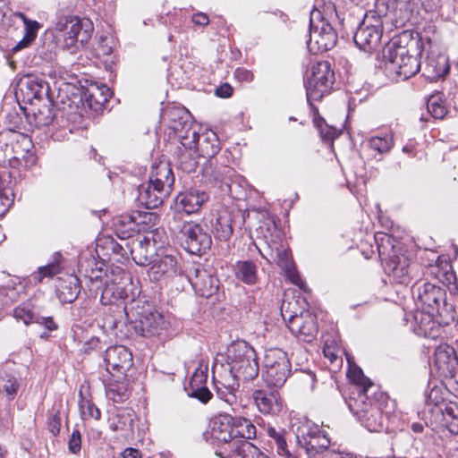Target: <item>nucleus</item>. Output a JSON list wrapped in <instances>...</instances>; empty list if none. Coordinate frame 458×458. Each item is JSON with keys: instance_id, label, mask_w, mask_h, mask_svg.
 <instances>
[{"instance_id": "nucleus-1", "label": "nucleus", "mask_w": 458, "mask_h": 458, "mask_svg": "<svg viewBox=\"0 0 458 458\" xmlns=\"http://www.w3.org/2000/svg\"><path fill=\"white\" fill-rule=\"evenodd\" d=\"M131 289L127 287L122 289L120 287L109 286L108 284L105 287L102 293L101 299L105 298V295L111 294L117 298L130 299L124 307L118 305L110 306L104 313L103 317V328L111 333L115 334L122 324L123 317L125 316L131 328L134 333L140 336L143 335V301L140 299L141 286L133 287L132 279L130 283Z\"/></svg>"}, {"instance_id": "nucleus-2", "label": "nucleus", "mask_w": 458, "mask_h": 458, "mask_svg": "<svg viewBox=\"0 0 458 458\" xmlns=\"http://www.w3.org/2000/svg\"><path fill=\"white\" fill-rule=\"evenodd\" d=\"M335 82V72L328 61H319L311 67L310 75L308 77L305 87L307 100L310 104L312 101L320 100L326 94H328ZM311 106L314 114V123L320 131L323 140H330L333 139V132L330 129L325 131L322 128L324 119L318 116L317 107Z\"/></svg>"}, {"instance_id": "nucleus-3", "label": "nucleus", "mask_w": 458, "mask_h": 458, "mask_svg": "<svg viewBox=\"0 0 458 458\" xmlns=\"http://www.w3.org/2000/svg\"><path fill=\"white\" fill-rule=\"evenodd\" d=\"M55 37L64 48H78L91 38L94 27L89 19L60 13L55 22Z\"/></svg>"}, {"instance_id": "nucleus-4", "label": "nucleus", "mask_w": 458, "mask_h": 458, "mask_svg": "<svg viewBox=\"0 0 458 458\" xmlns=\"http://www.w3.org/2000/svg\"><path fill=\"white\" fill-rule=\"evenodd\" d=\"M420 55L419 42L416 41L408 47L389 46L384 51L383 56L386 70L394 72L397 80L405 81L419 72Z\"/></svg>"}, {"instance_id": "nucleus-5", "label": "nucleus", "mask_w": 458, "mask_h": 458, "mask_svg": "<svg viewBox=\"0 0 458 458\" xmlns=\"http://www.w3.org/2000/svg\"><path fill=\"white\" fill-rule=\"evenodd\" d=\"M229 375L238 381L253 380L259 374L254 349L245 341H237L228 348Z\"/></svg>"}, {"instance_id": "nucleus-6", "label": "nucleus", "mask_w": 458, "mask_h": 458, "mask_svg": "<svg viewBox=\"0 0 458 458\" xmlns=\"http://www.w3.org/2000/svg\"><path fill=\"white\" fill-rule=\"evenodd\" d=\"M357 394L355 397H349L347 401L350 411L369 431H380L383 428L384 418L377 400L383 396L382 393L376 392V394L369 395L360 392Z\"/></svg>"}, {"instance_id": "nucleus-7", "label": "nucleus", "mask_w": 458, "mask_h": 458, "mask_svg": "<svg viewBox=\"0 0 458 458\" xmlns=\"http://www.w3.org/2000/svg\"><path fill=\"white\" fill-rule=\"evenodd\" d=\"M161 121L178 137L182 146H191L196 136V125L190 112L183 106L167 105L161 113Z\"/></svg>"}, {"instance_id": "nucleus-8", "label": "nucleus", "mask_w": 458, "mask_h": 458, "mask_svg": "<svg viewBox=\"0 0 458 458\" xmlns=\"http://www.w3.org/2000/svg\"><path fill=\"white\" fill-rule=\"evenodd\" d=\"M291 362L287 353L280 348L265 351L262 378L269 387H282L291 374Z\"/></svg>"}, {"instance_id": "nucleus-9", "label": "nucleus", "mask_w": 458, "mask_h": 458, "mask_svg": "<svg viewBox=\"0 0 458 458\" xmlns=\"http://www.w3.org/2000/svg\"><path fill=\"white\" fill-rule=\"evenodd\" d=\"M169 228L182 248L191 254L200 255L211 246L210 235L194 222L186 224L169 222Z\"/></svg>"}, {"instance_id": "nucleus-10", "label": "nucleus", "mask_w": 458, "mask_h": 458, "mask_svg": "<svg viewBox=\"0 0 458 458\" xmlns=\"http://www.w3.org/2000/svg\"><path fill=\"white\" fill-rule=\"evenodd\" d=\"M337 42V34L332 25L320 11L310 13V38L307 42L308 49L312 54L326 52L333 48Z\"/></svg>"}, {"instance_id": "nucleus-11", "label": "nucleus", "mask_w": 458, "mask_h": 458, "mask_svg": "<svg viewBox=\"0 0 458 458\" xmlns=\"http://www.w3.org/2000/svg\"><path fill=\"white\" fill-rule=\"evenodd\" d=\"M297 303L284 301L281 314L293 335L305 341L310 342L318 333L316 316L309 310L301 311L299 314L292 310V306Z\"/></svg>"}, {"instance_id": "nucleus-12", "label": "nucleus", "mask_w": 458, "mask_h": 458, "mask_svg": "<svg viewBox=\"0 0 458 458\" xmlns=\"http://www.w3.org/2000/svg\"><path fill=\"white\" fill-rule=\"evenodd\" d=\"M381 241H386L391 245L392 250L386 259L385 272L394 284H408L413 277L414 266L406 250L391 244L389 235H383Z\"/></svg>"}, {"instance_id": "nucleus-13", "label": "nucleus", "mask_w": 458, "mask_h": 458, "mask_svg": "<svg viewBox=\"0 0 458 458\" xmlns=\"http://www.w3.org/2000/svg\"><path fill=\"white\" fill-rule=\"evenodd\" d=\"M296 439L309 456L321 454L323 457L327 452H331L328 450L330 439L327 433L310 420H305L297 427Z\"/></svg>"}, {"instance_id": "nucleus-14", "label": "nucleus", "mask_w": 458, "mask_h": 458, "mask_svg": "<svg viewBox=\"0 0 458 458\" xmlns=\"http://www.w3.org/2000/svg\"><path fill=\"white\" fill-rule=\"evenodd\" d=\"M382 34V18L376 13L370 12L365 14L357 28L353 37L354 43L360 49L370 53L379 47Z\"/></svg>"}, {"instance_id": "nucleus-15", "label": "nucleus", "mask_w": 458, "mask_h": 458, "mask_svg": "<svg viewBox=\"0 0 458 458\" xmlns=\"http://www.w3.org/2000/svg\"><path fill=\"white\" fill-rule=\"evenodd\" d=\"M174 182V177L168 162L165 160L154 162L151 165L145 198H153V200H165L171 192Z\"/></svg>"}, {"instance_id": "nucleus-16", "label": "nucleus", "mask_w": 458, "mask_h": 458, "mask_svg": "<svg viewBox=\"0 0 458 458\" xmlns=\"http://www.w3.org/2000/svg\"><path fill=\"white\" fill-rule=\"evenodd\" d=\"M434 358L439 375L458 387V357L455 350L446 344H440L435 350Z\"/></svg>"}, {"instance_id": "nucleus-17", "label": "nucleus", "mask_w": 458, "mask_h": 458, "mask_svg": "<svg viewBox=\"0 0 458 458\" xmlns=\"http://www.w3.org/2000/svg\"><path fill=\"white\" fill-rule=\"evenodd\" d=\"M103 362L107 373L127 376V372L133 365L132 354L123 345L109 346L104 351Z\"/></svg>"}, {"instance_id": "nucleus-18", "label": "nucleus", "mask_w": 458, "mask_h": 458, "mask_svg": "<svg viewBox=\"0 0 458 458\" xmlns=\"http://www.w3.org/2000/svg\"><path fill=\"white\" fill-rule=\"evenodd\" d=\"M149 261L145 267H148L147 273L151 281H160L165 276H170L175 274L177 261L174 256L165 252H155L148 254Z\"/></svg>"}, {"instance_id": "nucleus-19", "label": "nucleus", "mask_w": 458, "mask_h": 458, "mask_svg": "<svg viewBox=\"0 0 458 458\" xmlns=\"http://www.w3.org/2000/svg\"><path fill=\"white\" fill-rule=\"evenodd\" d=\"M202 174L209 182H214L217 184L218 190H220V198L225 199L226 195L231 191V185L227 182L233 170L227 166L219 165L217 160L207 159L202 165Z\"/></svg>"}, {"instance_id": "nucleus-20", "label": "nucleus", "mask_w": 458, "mask_h": 458, "mask_svg": "<svg viewBox=\"0 0 458 458\" xmlns=\"http://www.w3.org/2000/svg\"><path fill=\"white\" fill-rule=\"evenodd\" d=\"M412 293L425 309L438 311L445 300V290L431 283H417L412 286Z\"/></svg>"}, {"instance_id": "nucleus-21", "label": "nucleus", "mask_w": 458, "mask_h": 458, "mask_svg": "<svg viewBox=\"0 0 458 458\" xmlns=\"http://www.w3.org/2000/svg\"><path fill=\"white\" fill-rule=\"evenodd\" d=\"M21 92L24 101L31 102L33 99H42L47 96L49 85L42 78L28 74L21 78L17 84V92Z\"/></svg>"}, {"instance_id": "nucleus-22", "label": "nucleus", "mask_w": 458, "mask_h": 458, "mask_svg": "<svg viewBox=\"0 0 458 458\" xmlns=\"http://www.w3.org/2000/svg\"><path fill=\"white\" fill-rule=\"evenodd\" d=\"M196 136L192 145L182 146L184 148L193 149L199 157L207 159L213 158L220 150L219 141L216 134L212 131H206L199 133L196 130Z\"/></svg>"}, {"instance_id": "nucleus-23", "label": "nucleus", "mask_w": 458, "mask_h": 458, "mask_svg": "<svg viewBox=\"0 0 458 458\" xmlns=\"http://www.w3.org/2000/svg\"><path fill=\"white\" fill-rule=\"evenodd\" d=\"M252 398L257 409L265 415H277L283 409V400L277 391L257 389Z\"/></svg>"}, {"instance_id": "nucleus-24", "label": "nucleus", "mask_w": 458, "mask_h": 458, "mask_svg": "<svg viewBox=\"0 0 458 458\" xmlns=\"http://www.w3.org/2000/svg\"><path fill=\"white\" fill-rule=\"evenodd\" d=\"M141 218V212L136 211L132 214L122 215L114 218L113 225L121 239L131 238L138 235L143 228V221H138Z\"/></svg>"}, {"instance_id": "nucleus-25", "label": "nucleus", "mask_w": 458, "mask_h": 458, "mask_svg": "<svg viewBox=\"0 0 458 458\" xmlns=\"http://www.w3.org/2000/svg\"><path fill=\"white\" fill-rule=\"evenodd\" d=\"M167 322L158 311H151L145 315V338H149L151 346L162 342L167 329Z\"/></svg>"}, {"instance_id": "nucleus-26", "label": "nucleus", "mask_w": 458, "mask_h": 458, "mask_svg": "<svg viewBox=\"0 0 458 458\" xmlns=\"http://www.w3.org/2000/svg\"><path fill=\"white\" fill-rule=\"evenodd\" d=\"M111 96L112 92L106 85L95 82L83 91L82 98L90 109L98 112L102 109Z\"/></svg>"}, {"instance_id": "nucleus-27", "label": "nucleus", "mask_w": 458, "mask_h": 458, "mask_svg": "<svg viewBox=\"0 0 458 458\" xmlns=\"http://www.w3.org/2000/svg\"><path fill=\"white\" fill-rule=\"evenodd\" d=\"M233 426V416L227 413L218 414L210 420L211 437L219 442L232 444Z\"/></svg>"}, {"instance_id": "nucleus-28", "label": "nucleus", "mask_w": 458, "mask_h": 458, "mask_svg": "<svg viewBox=\"0 0 458 458\" xmlns=\"http://www.w3.org/2000/svg\"><path fill=\"white\" fill-rule=\"evenodd\" d=\"M55 292L57 298L61 302H73L81 292L79 279L73 276H68L65 278H57Z\"/></svg>"}, {"instance_id": "nucleus-29", "label": "nucleus", "mask_w": 458, "mask_h": 458, "mask_svg": "<svg viewBox=\"0 0 458 458\" xmlns=\"http://www.w3.org/2000/svg\"><path fill=\"white\" fill-rule=\"evenodd\" d=\"M348 377L353 383L349 397H355L357 394H376V386L374 383L365 377L360 368L350 365L347 373Z\"/></svg>"}, {"instance_id": "nucleus-30", "label": "nucleus", "mask_w": 458, "mask_h": 458, "mask_svg": "<svg viewBox=\"0 0 458 458\" xmlns=\"http://www.w3.org/2000/svg\"><path fill=\"white\" fill-rule=\"evenodd\" d=\"M239 381L232 376H225L216 384V393L217 397L233 406L238 402Z\"/></svg>"}, {"instance_id": "nucleus-31", "label": "nucleus", "mask_w": 458, "mask_h": 458, "mask_svg": "<svg viewBox=\"0 0 458 458\" xmlns=\"http://www.w3.org/2000/svg\"><path fill=\"white\" fill-rule=\"evenodd\" d=\"M136 417L137 416L135 411L131 408H123L117 410V411L114 414H113L108 420L109 428L113 431H133Z\"/></svg>"}, {"instance_id": "nucleus-32", "label": "nucleus", "mask_w": 458, "mask_h": 458, "mask_svg": "<svg viewBox=\"0 0 458 458\" xmlns=\"http://www.w3.org/2000/svg\"><path fill=\"white\" fill-rule=\"evenodd\" d=\"M166 243L167 237L163 229L156 228L149 231L145 229V252L147 254L165 252V245Z\"/></svg>"}, {"instance_id": "nucleus-33", "label": "nucleus", "mask_w": 458, "mask_h": 458, "mask_svg": "<svg viewBox=\"0 0 458 458\" xmlns=\"http://www.w3.org/2000/svg\"><path fill=\"white\" fill-rule=\"evenodd\" d=\"M232 443L236 440H250L256 437V427L250 420L233 417Z\"/></svg>"}, {"instance_id": "nucleus-34", "label": "nucleus", "mask_w": 458, "mask_h": 458, "mask_svg": "<svg viewBox=\"0 0 458 458\" xmlns=\"http://www.w3.org/2000/svg\"><path fill=\"white\" fill-rule=\"evenodd\" d=\"M203 202H174L171 206L173 210V218L170 222H177L178 224H186L189 222L186 217L198 213Z\"/></svg>"}, {"instance_id": "nucleus-35", "label": "nucleus", "mask_w": 458, "mask_h": 458, "mask_svg": "<svg viewBox=\"0 0 458 458\" xmlns=\"http://www.w3.org/2000/svg\"><path fill=\"white\" fill-rule=\"evenodd\" d=\"M235 276L246 284H254L258 281V267L250 260L238 261L234 266Z\"/></svg>"}, {"instance_id": "nucleus-36", "label": "nucleus", "mask_w": 458, "mask_h": 458, "mask_svg": "<svg viewBox=\"0 0 458 458\" xmlns=\"http://www.w3.org/2000/svg\"><path fill=\"white\" fill-rule=\"evenodd\" d=\"M428 78L436 80L444 77L449 72L447 58L445 55L429 57L424 68Z\"/></svg>"}, {"instance_id": "nucleus-37", "label": "nucleus", "mask_w": 458, "mask_h": 458, "mask_svg": "<svg viewBox=\"0 0 458 458\" xmlns=\"http://www.w3.org/2000/svg\"><path fill=\"white\" fill-rule=\"evenodd\" d=\"M440 411L443 416V422L454 435H458V404L456 403H444L440 406Z\"/></svg>"}, {"instance_id": "nucleus-38", "label": "nucleus", "mask_w": 458, "mask_h": 458, "mask_svg": "<svg viewBox=\"0 0 458 458\" xmlns=\"http://www.w3.org/2000/svg\"><path fill=\"white\" fill-rule=\"evenodd\" d=\"M231 450L227 454V458H253L257 454L258 447L249 440H236L230 444Z\"/></svg>"}, {"instance_id": "nucleus-39", "label": "nucleus", "mask_w": 458, "mask_h": 458, "mask_svg": "<svg viewBox=\"0 0 458 458\" xmlns=\"http://www.w3.org/2000/svg\"><path fill=\"white\" fill-rule=\"evenodd\" d=\"M0 294L5 299V303L16 302L24 294V285L21 282L10 279L0 287Z\"/></svg>"}, {"instance_id": "nucleus-40", "label": "nucleus", "mask_w": 458, "mask_h": 458, "mask_svg": "<svg viewBox=\"0 0 458 458\" xmlns=\"http://www.w3.org/2000/svg\"><path fill=\"white\" fill-rule=\"evenodd\" d=\"M96 250L98 256L110 254L123 256L126 253L123 247L111 236L99 239L97 242Z\"/></svg>"}, {"instance_id": "nucleus-41", "label": "nucleus", "mask_w": 458, "mask_h": 458, "mask_svg": "<svg viewBox=\"0 0 458 458\" xmlns=\"http://www.w3.org/2000/svg\"><path fill=\"white\" fill-rule=\"evenodd\" d=\"M38 315L35 311V306L30 300L21 303L13 310V317L18 320L23 321L25 325L35 323Z\"/></svg>"}, {"instance_id": "nucleus-42", "label": "nucleus", "mask_w": 458, "mask_h": 458, "mask_svg": "<svg viewBox=\"0 0 458 458\" xmlns=\"http://www.w3.org/2000/svg\"><path fill=\"white\" fill-rule=\"evenodd\" d=\"M60 271L61 266L59 261L54 260L46 266L39 267L38 271L32 273L30 276V281L34 284H41L45 278H52L59 274Z\"/></svg>"}, {"instance_id": "nucleus-43", "label": "nucleus", "mask_w": 458, "mask_h": 458, "mask_svg": "<svg viewBox=\"0 0 458 458\" xmlns=\"http://www.w3.org/2000/svg\"><path fill=\"white\" fill-rule=\"evenodd\" d=\"M267 435L274 441L276 452L279 455H281L284 458H295V456L288 449L284 432H282L280 430H276V428H274L272 427H269L267 428Z\"/></svg>"}, {"instance_id": "nucleus-44", "label": "nucleus", "mask_w": 458, "mask_h": 458, "mask_svg": "<svg viewBox=\"0 0 458 458\" xmlns=\"http://www.w3.org/2000/svg\"><path fill=\"white\" fill-rule=\"evenodd\" d=\"M267 435L274 441L276 452L279 455H281L284 458H295V456L288 449L284 432H282L280 430H276V428H274L272 427H269L267 428Z\"/></svg>"}, {"instance_id": "nucleus-45", "label": "nucleus", "mask_w": 458, "mask_h": 458, "mask_svg": "<svg viewBox=\"0 0 458 458\" xmlns=\"http://www.w3.org/2000/svg\"><path fill=\"white\" fill-rule=\"evenodd\" d=\"M20 384L17 378L9 373L0 375V392L6 394L9 400H13L19 390Z\"/></svg>"}, {"instance_id": "nucleus-46", "label": "nucleus", "mask_w": 458, "mask_h": 458, "mask_svg": "<svg viewBox=\"0 0 458 458\" xmlns=\"http://www.w3.org/2000/svg\"><path fill=\"white\" fill-rule=\"evenodd\" d=\"M106 394L114 403H122L128 398V389L125 384L114 382L105 384Z\"/></svg>"}, {"instance_id": "nucleus-47", "label": "nucleus", "mask_w": 458, "mask_h": 458, "mask_svg": "<svg viewBox=\"0 0 458 458\" xmlns=\"http://www.w3.org/2000/svg\"><path fill=\"white\" fill-rule=\"evenodd\" d=\"M198 154L194 153L193 149L185 148V151L181 153L178 157L179 167L186 173L194 172L198 165Z\"/></svg>"}, {"instance_id": "nucleus-48", "label": "nucleus", "mask_w": 458, "mask_h": 458, "mask_svg": "<svg viewBox=\"0 0 458 458\" xmlns=\"http://www.w3.org/2000/svg\"><path fill=\"white\" fill-rule=\"evenodd\" d=\"M216 236L223 241H226L233 233L231 219L227 216H219L214 225Z\"/></svg>"}, {"instance_id": "nucleus-49", "label": "nucleus", "mask_w": 458, "mask_h": 458, "mask_svg": "<svg viewBox=\"0 0 458 458\" xmlns=\"http://www.w3.org/2000/svg\"><path fill=\"white\" fill-rule=\"evenodd\" d=\"M214 279L210 277L206 271H197L196 279L192 283L195 287L199 286V290L202 291V294L210 295L215 290L213 285Z\"/></svg>"}, {"instance_id": "nucleus-50", "label": "nucleus", "mask_w": 458, "mask_h": 458, "mask_svg": "<svg viewBox=\"0 0 458 458\" xmlns=\"http://www.w3.org/2000/svg\"><path fill=\"white\" fill-rule=\"evenodd\" d=\"M369 144L372 149L380 154L387 153L393 148V137L387 134L384 137H372Z\"/></svg>"}, {"instance_id": "nucleus-51", "label": "nucleus", "mask_w": 458, "mask_h": 458, "mask_svg": "<svg viewBox=\"0 0 458 458\" xmlns=\"http://www.w3.org/2000/svg\"><path fill=\"white\" fill-rule=\"evenodd\" d=\"M80 396L81 397L80 401V410L82 418L84 420L89 418H93L97 420H99L101 417L100 410L92 402L84 399L81 392H80Z\"/></svg>"}, {"instance_id": "nucleus-52", "label": "nucleus", "mask_w": 458, "mask_h": 458, "mask_svg": "<svg viewBox=\"0 0 458 458\" xmlns=\"http://www.w3.org/2000/svg\"><path fill=\"white\" fill-rule=\"evenodd\" d=\"M432 310H427V311H418L414 314V319L420 327V333L427 334L434 326L433 317L431 315Z\"/></svg>"}, {"instance_id": "nucleus-53", "label": "nucleus", "mask_w": 458, "mask_h": 458, "mask_svg": "<svg viewBox=\"0 0 458 458\" xmlns=\"http://www.w3.org/2000/svg\"><path fill=\"white\" fill-rule=\"evenodd\" d=\"M47 425L49 432L56 437L60 433L61 429V413L60 410L53 407L51 411H48Z\"/></svg>"}, {"instance_id": "nucleus-54", "label": "nucleus", "mask_w": 458, "mask_h": 458, "mask_svg": "<svg viewBox=\"0 0 458 458\" xmlns=\"http://www.w3.org/2000/svg\"><path fill=\"white\" fill-rule=\"evenodd\" d=\"M411 5H413V4L411 0L396 1V9L394 12H397V9L401 12L400 15L395 14V16L398 17L396 22H399L401 25H403L410 20L411 14Z\"/></svg>"}, {"instance_id": "nucleus-55", "label": "nucleus", "mask_w": 458, "mask_h": 458, "mask_svg": "<svg viewBox=\"0 0 458 458\" xmlns=\"http://www.w3.org/2000/svg\"><path fill=\"white\" fill-rule=\"evenodd\" d=\"M283 270L284 271L287 279L290 280L291 283L304 292L308 290L306 283L301 278L293 264L288 266V267L283 268Z\"/></svg>"}, {"instance_id": "nucleus-56", "label": "nucleus", "mask_w": 458, "mask_h": 458, "mask_svg": "<svg viewBox=\"0 0 458 458\" xmlns=\"http://www.w3.org/2000/svg\"><path fill=\"white\" fill-rule=\"evenodd\" d=\"M187 393L190 397L198 399L202 403H207L212 397V393L207 386L187 389Z\"/></svg>"}, {"instance_id": "nucleus-57", "label": "nucleus", "mask_w": 458, "mask_h": 458, "mask_svg": "<svg viewBox=\"0 0 458 458\" xmlns=\"http://www.w3.org/2000/svg\"><path fill=\"white\" fill-rule=\"evenodd\" d=\"M207 379H208V369H197L195 372L193 373L191 381L190 386L187 389H192L195 387L199 386H207Z\"/></svg>"}, {"instance_id": "nucleus-58", "label": "nucleus", "mask_w": 458, "mask_h": 458, "mask_svg": "<svg viewBox=\"0 0 458 458\" xmlns=\"http://www.w3.org/2000/svg\"><path fill=\"white\" fill-rule=\"evenodd\" d=\"M24 24H25V37L23 40H26L28 42L33 41L37 37V32L39 29V24L36 21H30L28 18H26L23 14H21Z\"/></svg>"}, {"instance_id": "nucleus-59", "label": "nucleus", "mask_w": 458, "mask_h": 458, "mask_svg": "<svg viewBox=\"0 0 458 458\" xmlns=\"http://www.w3.org/2000/svg\"><path fill=\"white\" fill-rule=\"evenodd\" d=\"M427 107L431 115L437 119H442L446 114L445 107L439 104L434 97L428 99Z\"/></svg>"}, {"instance_id": "nucleus-60", "label": "nucleus", "mask_w": 458, "mask_h": 458, "mask_svg": "<svg viewBox=\"0 0 458 458\" xmlns=\"http://www.w3.org/2000/svg\"><path fill=\"white\" fill-rule=\"evenodd\" d=\"M68 450L72 454H78L81 450V434L78 428H74L70 436Z\"/></svg>"}, {"instance_id": "nucleus-61", "label": "nucleus", "mask_w": 458, "mask_h": 458, "mask_svg": "<svg viewBox=\"0 0 458 458\" xmlns=\"http://www.w3.org/2000/svg\"><path fill=\"white\" fill-rule=\"evenodd\" d=\"M104 347L99 338L93 336L84 343L81 350L85 354H90L93 352L104 353Z\"/></svg>"}, {"instance_id": "nucleus-62", "label": "nucleus", "mask_w": 458, "mask_h": 458, "mask_svg": "<svg viewBox=\"0 0 458 458\" xmlns=\"http://www.w3.org/2000/svg\"><path fill=\"white\" fill-rule=\"evenodd\" d=\"M276 262L283 269L293 264L291 251L287 249L276 250Z\"/></svg>"}, {"instance_id": "nucleus-63", "label": "nucleus", "mask_w": 458, "mask_h": 458, "mask_svg": "<svg viewBox=\"0 0 458 458\" xmlns=\"http://www.w3.org/2000/svg\"><path fill=\"white\" fill-rule=\"evenodd\" d=\"M113 54V47L107 44H102L98 48V55L106 56L104 61L106 70H112V65L114 64V56Z\"/></svg>"}, {"instance_id": "nucleus-64", "label": "nucleus", "mask_w": 458, "mask_h": 458, "mask_svg": "<svg viewBox=\"0 0 458 458\" xmlns=\"http://www.w3.org/2000/svg\"><path fill=\"white\" fill-rule=\"evenodd\" d=\"M234 77L241 82H250L253 81L254 75L252 72L243 67H239L234 71Z\"/></svg>"}]
</instances>
